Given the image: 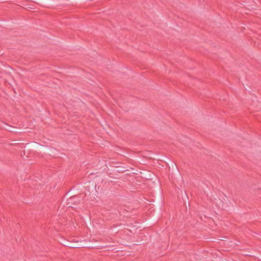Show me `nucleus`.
I'll return each mask as SVG.
<instances>
[{
	"label": "nucleus",
	"instance_id": "1",
	"mask_svg": "<svg viewBox=\"0 0 261 261\" xmlns=\"http://www.w3.org/2000/svg\"><path fill=\"white\" fill-rule=\"evenodd\" d=\"M93 242L96 243L97 242V241L96 240L93 239L92 240H89L88 243H85L79 242V241H71L66 240L64 243V245L71 248H88L100 249L102 248V246H100L97 243H92Z\"/></svg>",
	"mask_w": 261,
	"mask_h": 261
},
{
	"label": "nucleus",
	"instance_id": "2",
	"mask_svg": "<svg viewBox=\"0 0 261 261\" xmlns=\"http://www.w3.org/2000/svg\"><path fill=\"white\" fill-rule=\"evenodd\" d=\"M85 185V195L90 196V198L93 200V198H95V196L98 192V190L96 189L97 185L96 182L94 181H89Z\"/></svg>",
	"mask_w": 261,
	"mask_h": 261
},
{
	"label": "nucleus",
	"instance_id": "3",
	"mask_svg": "<svg viewBox=\"0 0 261 261\" xmlns=\"http://www.w3.org/2000/svg\"><path fill=\"white\" fill-rule=\"evenodd\" d=\"M81 195L80 194L70 196L67 199V205L69 207H73L79 205L81 201Z\"/></svg>",
	"mask_w": 261,
	"mask_h": 261
},
{
	"label": "nucleus",
	"instance_id": "4",
	"mask_svg": "<svg viewBox=\"0 0 261 261\" xmlns=\"http://www.w3.org/2000/svg\"><path fill=\"white\" fill-rule=\"evenodd\" d=\"M42 146H43L42 145L40 144L39 143H37V142L32 141L30 143H27L24 147H25L27 149H30V148L37 149V148H39L40 147H42Z\"/></svg>",
	"mask_w": 261,
	"mask_h": 261
},
{
	"label": "nucleus",
	"instance_id": "5",
	"mask_svg": "<svg viewBox=\"0 0 261 261\" xmlns=\"http://www.w3.org/2000/svg\"><path fill=\"white\" fill-rule=\"evenodd\" d=\"M7 125V127L6 128V130L12 132V133H17L19 132L18 129L14 126L9 125L8 124H6Z\"/></svg>",
	"mask_w": 261,
	"mask_h": 261
},
{
	"label": "nucleus",
	"instance_id": "6",
	"mask_svg": "<svg viewBox=\"0 0 261 261\" xmlns=\"http://www.w3.org/2000/svg\"><path fill=\"white\" fill-rule=\"evenodd\" d=\"M73 188H71L65 195V197H67V199L69 198L70 196H73L75 195V192L73 190Z\"/></svg>",
	"mask_w": 261,
	"mask_h": 261
},
{
	"label": "nucleus",
	"instance_id": "7",
	"mask_svg": "<svg viewBox=\"0 0 261 261\" xmlns=\"http://www.w3.org/2000/svg\"><path fill=\"white\" fill-rule=\"evenodd\" d=\"M23 144V143H20L19 141L18 140H11L10 141V142L9 143V145H11V146H13V145H17V144Z\"/></svg>",
	"mask_w": 261,
	"mask_h": 261
},
{
	"label": "nucleus",
	"instance_id": "8",
	"mask_svg": "<svg viewBox=\"0 0 261 261\" xmlns=\"http://www.w3.org/2000/svg\"><path fill=\"white\" fill-rule=\"evenodd\" d=\"M117 227H119V228H121L122 227V224H114L112 228L113 229L114 231H118V229L117 228Z\"/></svg>",
	"mask_w": 261,
	"mask_h": 261
},
{
	"label": "nucleus",
	"instance_id": "9",
	"mask_svg": "<svg viewBox=\"0 0 261 261\" xmlns=\"http://www.w3.org/2000/svg\"><path fill=\"white\" fill-rule=\"evenodd\" d=\"M39 2H40L42 4L46 5L49 3L48 1L45 0H39Z\"/></svg>",
	"mask_w": 261,
	"mask_h": 261
},
{
	"label": "nucleus",
	"instance_id": "10",
	"mask_svg": "<svg viewBox=\"0 0 261 261\" xmlns=\"http://www.w3.org/2000/svg\"><path fill=\"white\" fill-rule=\"evenodd\" d=\"M172 165H173V166H174L175 167H176V165H175V164L174 162H173V163H172Z\"/></svg>",
	"mask_w": 261,
	"mask_h": 261
},
{
	"label": "nucleus",
	"instance_id": "11",
	"mask_svg": "<svg viewBox=\"0 0 261 261\" xmlns=\"http://www.w3.org/2000/svg\"><path fill=\"white\" fill-rule=\"evenodd\" d=\"M23 155H25V151H23Z\"/></svg>",
	"mask_w": 261,
	"mask_h": 261
},
{
	"label": "nucleus",
	"instance_id": "12",
	"mask_svg": "<svg viewBox=\"0 0 261 261\" xmlns=\"http://www.w3.org/2000/svg\"><path fill=\"white\" fill-rule=\"evenodd\" d=\"M99 188H100V187H99V186H98V187H97V190H99Z\"/></svg>",
	"mask_w": 261,
	"mask_h": 261
}]
</instances>
